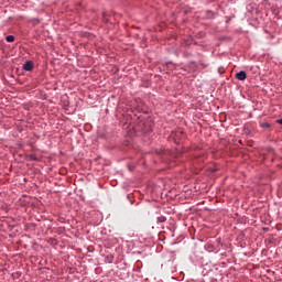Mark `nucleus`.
<instances>
[{"label":"nucleus","mask_w":282,"mask_h":282,"mask_svg":"<svg viewBox=\"0 0 282 282\" xmlns=\"http://www.w3.org/2000/svg\"><path fill=\"white\" fill-rule=\"evenodd\" d=\"M237 80H246L248 78V74H246V70H240L236 74Z\"/></svg>","instance_id":"f257e3e1"},{"label":"nucleus","mask_w":282,"mask_h":282,"mask_svg":"<svg viewBox=\"0 0 282 282\" xmlns=\"http://www.w3.org/2000/svg\"><path fill=\"white\" fill-rule=\"evenodd\" d=\"M6 41H7L8 43H14V37H13V35H8V36L6 37Z\"/></svg>","instance_id":"7ed1b4c3"},{"label":"nucleus","mask_w":282,"mask_h":282,"mask_svg":"<svg viewBox=\"0 0 282 282\" xmlns=\"http://www.w3.org/2000/svg\"><path fill=\"white\" fill-rule=\"evenodd\" d=\"M260 127H261L262 129H270V123H268V122H262V123H260Z\"/></svg>","instance_id":"20e7f679"},{"label":"nucleus","mask_w":282,"mask_h":282,"mask_svg":"<svg viewBox=\"0 0 282 282\" xmlns=\"http://www.w3.org/2000/svg\"><path fill=\"white\" fill-rule=\"evenodd\" d=\"M278 124H282V118L278 120Z\"/></svg>","instance_id":"39448f33"},{"label":"nucleus","mask_w":282,"mask_h":282,"mask_svg":"<svg viewBox=\"0 0 282 282\" xmlns=\"http://www.w3.org/2000/svg\"><path fill=\"white\" fill-rule=\"evenodd\" d=\"M23 69H24V72H32V69H34V64H32V62L28 61L24 63Z\"/></svg>","instance_id":"f03ea898"}]
</instances>
